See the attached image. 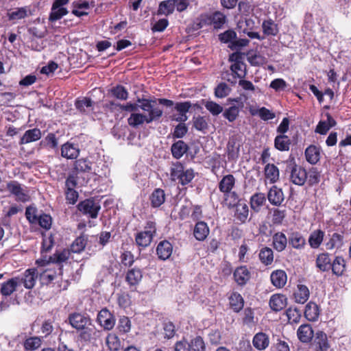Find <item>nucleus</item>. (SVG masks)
Instances as JSON below:
<instances>
[{"instance_id": "obj_1", "label": "nucleus", "mask_w": 351, "mask_h": 351, "mask_svg": "<svg viewBox=\"0 0 351 351\" xmlns=\"http://www.w3.org/2000/svg\"><path fill=\"white\" fill-rule=\"evenodd\" d=\"M195 173L192 169H186L180 162L172 163L170 168V178L173 182L184 186L194 178Z\"/></svg>"}, {"instance_id": "obj_2", "label": "nucleus", "mask_w": 351, "mask_h": 351, "mask_svg": "<svg viewBox=\"0 0 351 351\" xmlns=\"http://www.w3.org/2000/svg\"><path fill=\"white\" fill-rule=\"evenodd\" d=\"M139 108L147 112L145 117L147 119V124L158 120L163 114V110L157 106L156 99H138Z\"/></svg>"}, {"instance_id": "obj_3", "label": "nucleus", "mask_w": 351, "mask_h": 351, "mask_svg": "<svg viewBox=\"0 0 351 351\" xmlns=\"http://www.w3.org/2000/svg\"><path fill=\"white\" fill-rule=\"evenodd\" d=\"M156 234V224L154 221L146 222L143 230L135 235V242L138 247L145 248L149 246Z\"/></svg>"}, {"instance_id": "obj_4", "label": "nucleus", "mask_w": 351, "mask_h": 351, "mask_svg": "<svg viewBox=\"0 0 351 351\" xmlns=\"http://www.w3.org/2000/svg\"><path fill=\"white\" fill-rule=\"evenodd\" d=\"M45 265H47V268L40 275L42 283L47 285L53 283V281L58 283L62 280V266H55L50 263L45 264Z\"/></svg>"}, {"instance_id": "obj_5", "label": "nucleus", "mask_w": 351, "mask_h": 351, "mask_svg": "<svg viewBox=\"0 0 351 351\" xmlns=\"http://www.w3.org/2000/svg\"><path fill=\"white\" fill-rule=\"evenodd\" d=\"M229 61L232 62L230 70L234 77L243 79L245 77L246 64L243 62V56L241 53L235 52L229 57Z\"/></svg>"}, {"instance_id": "obj_6", "label": "nucleus", "mask_w": 351, "mask_h": 351, "mask_svg": "<svg viewBox=\"0 0 351 351\" xmlns=\"http://www.w3.org/2000/svg\"><path fill=\"white\" fill-rule=\"evenodd\" d=\"M104 332L97 329L92 322L81 332L80 337L86 341L93 344L97 342H102Z\"/></svg>"}, {"instance_id": "obj_7", "label": "nucleus", "mask_w": 351, "mask_h": 351, "mask_svg": "<svg viewBox=\"0 0 351 351\" xmlns=\"http://www.w3.org/2000/svg\"><path fill=\"white\" fill-rule=\"evenodd\" d=\"M7 189L18 202H26L30 199L27 187H23L17 181L9 182Z\"/></svg>"}, {"instance_id": "obj_8", "label": "nucleus", "mask_w": 351, "mask_h": 351, "mask_svg": "<svg viewBox=\"0 0 351 351\" xmlns=\"http://www.w3.org/2000/svg\"><path fill=\"white\" fill-rule=\"evenodd\" d=\"M226 22V16L220 12H215L210 15L202 14L199 18V24L202 26L212 24L215 28H221Z\"/></svg>"}, {"instance_id": "obj_9", "label": "nucleus", "mask_w": 351, "mask_h": 351, "mask_svg": "<svg viewBox=\"0 0 351 351\" xmlns=\"http://www.w3.org/2000/svg\"><path fill=\"white\" fill-rule=\"evenodd\" d=\"M70 250L64 249L60 252H56L54 254L49 256V259L40 258L36 261L39 266H45V264L52 263L55 266H61L60 264L66 262L70 256Z\"/></svg>"}, {"instance_id": "obj_10", "label": "nucleus", "mask_w": 351, "mask_h": 351, "mask_svg": "<svg viewBox=\"0 0 351 351\" xmlns=\"http://www.w3.org/2000/svg\"><path fill=\"white\" fill-rule=\"evenodd\" d=\"M243 145L242 138L238 135L230 137L227 144V153L229 160H235L240 156V149Z\"/></svg>"}, {"instance_id": "obj_11", "label": "nucleus", "mask_w": 351, "mask_h": 351, "mask_svg": "<svg viewBox=\"0 0 351 351\" xmlns=\"http://www.w3.org/2000/svg\"><path fill=\"white\" fill-rule=\"evenodd\" d=\"M77 209L84 215H88L90 217L95 219L98 215L100 206L94 200L87 199L78 204Z\"/></svg>"}, {"instance_id": "obj_12", "label": "nucleus", "mask_w": 351, "mask_h": 351, "mask_svg": "<svg viewBox=\"0 0 351 351\" xmlns=\"http://www.w3.org/2000/svg\"><path fill=\"white\" fill-rule=\"evenodd\" d=\"M97 321L106 330H112L115 325L114 315L106 308L98 313Z\"/></svg>"}, {"instance_id": "obj_13", "label": "nucleus", "mask_w": 351, "mask_h": 351, "mask_svg": "<svg viewBox=\"0 0 351 351\" xmlns=\"http://www.w3.org/2000/svg\"><path fill=\"white\" fill-rule=\"evenodd\" d=\"M69 321L73 328L82 331L92 322L88 316L79 313L70 314Z\"/></svg>"}, {"instance_id": "obj_14", "label": "nucleus", "mask_w": 351, "mask_h": 351, "mask_svg": "<svg viewBox=\"0 0 351 351\" xmlns=\"http://www.w3.org/2000/svg\"><path fill=\"white\" fill-rule=\"evenodd\" d=\"M290 180L294 184L302 186L307 180V172L303 167L295 165L291 170Z\"/></svg>"}, {"instance_id": "obj_15", "label": "nucleus", "mask_w": 351, "mask_h": 351, "mask_svg": "<svg viewBox=\"0 0 351 351\" xmlns=\"http://www.w3.org/2000/svg\"><path fill=\"white\" fill-rule=\"evenodd\" d=\"M19 285L23 284L26 289H32L34 287L37 278L36 269H28L21 276H18Z\"/></svg>"}, {"instance_id": "obj_16", "label": "nucleus", "mask_w": 351, "mask_h": 351, "mask_svg": "<svg viewBox=\"0 0 351 351\" xmlns=\"http://www.w3.org/2000/svg\"><path fill=\"white\" fill-rule=\"evenodd\" d=\"M32 15L29 6L16 8L8 12V17L10 21H16L24 19Z\"/></svg>"}, {"instance_id": "obj_17", "label": "nucleus", "mask_w": 351, "mask_h": 351, "mask_svg": "<svg viewBox=\"0 0 351 351\" xmlns=\"http://www.w3.org/2000/svg\"><path fill=\"white\" fill-rule=\"evenodd\" d=\"M172 252L173 245L167 240L160 241L156 247V254L160 260L165 261L168 259L172 254Z\"/></svg>"}, {"instance_id": "obj_18", "label": "nucleus", "mask_w": 351, "mask_h": 351, "mask_svg": "<svg viewBox=\"0 0 351 351\" xmlns=\"http://www.w3.org/2000/svg\"><path fill=\"white\" fill-rule=\"evenodd\" d=\"M192 104L190 101L178 102L175 104V109L178 116L173 119L178 122H185L188 119L186 113L189 111Z\"/></svg>"}, {"instance_id": "obj_19", "label": "nucleus", "mask_w": 351, "mask_h": 351, "mask_svg": "<svg viewBox=\"0 0 351 351\" xmlns=\"http://www.w3.org/2000/svg\"><path fill=\"white\" fill-rule=\"evenodd\" d=\"M80 154V149L77 145L66 142L61 147V155L67 159H75Z\"/></svg>"}, {"instance_id": "obj_20", "label": "nucleus", "mask_w": 351, "mask_h": 351, "mask_svg": "<svg viewBox=\"0 0 351 351\" xmlns=\"http://www.w3.org/2000/svg\"><path fill=\"white\" fill-rule=\"evenodd\" d=\"M270 279L274 287L282 288L287 283V276L284 270L277 269L271 272Z\"/></svg>"}, {"instance_id": "obj_21", "label": "nucleus", "mask_w": 351, "mask_h": 351, "mask_svg": "<svg viewBox=\"0 0 351 351\" xmlns=\"http://www.w3.org/2000/svg\"><path fill=\"white\" fill-rule=\"evenodd\" d=\"M210 230L207 223L204 221H198L195 225L193 235L199 241H204L209 234Z\"/></svg>"}, {"instance_id": "obj_22", "label": "nucleus", "mask_w": 351, "mask_h": 351, "mask_svg": "<svg viewBox=\"0 0 351 351\" xmlns=\"http://www.w3.org/2000/svg\"><path fill=\"white\" fill-rule=\"evenodd\" d=\"M287 304V298L282 294H274L269 300V306L274 311H280Z\"/></svg>"}, {"instance_id": "obj_23", "label": "nucleus", "mask_w": 351, "mask_h": 351, "mask_svg": "<svg viewBox=\"0 0 351 351\" xmlns=\"http://www.w3.org/2000/svg\"><path fill=\"white\" fill-rule=\"evenodd\" d=\"M18 286L19 278H12L1 285L0 292L5 297L10 296L16 290Z\"/></svg>"}, {"instance_id": "obj_24", "label": "nucleus", "mask_w": 351, "mask_h": 351, "mask_svg": "<svg viewBox=\"0 0 351 351\" xmlns=\"http://www.w3.org/2000/svg\"><path fill=\"white\" fill-rule=\"evenodd\" d=\"M251 274L246 266L237 267L234 272V278L237 283L243 285L250 279Z\"/></svg>"}, {"instance_id": "obj_25", "label": "nucleus", "mask_w": 351, "mask_h": 351, "mask_svg": "<svg viewBox=\"0 0 351 351\" xmlns=\"http://www.w3.org/2000/svg\"><path fill=\"white\" fill-rule=\"evenodd\" d=\"M252 344L256 349L264 350L269 346V336L263 332H259L254 336Z\"/></svg>"}, {"instance_id": "obj_26", "label": "nucleus", "mask_w": 351, "mask_h": 351, "mask_svg": "<svg viewBox=\"0 0 351 351\" xmlns=\"http://www.w3.org/2000/svg\"><path fill=\"white\" fill-rule=\"evenodd\" d=\"M236 182V179L232 174L224 176L219 181L218 187L223 194L232 191Z\"/></svg>"}, {"instance_id": "obj_27", "label": "nucleus", "mask_w": 351, "mask_h": 351, "mask_svg": "<svg viewBox=\"0 0 351 351\" xmlns=\"http://www.w3.org/2000/svg\"><path fill=\"white\" fill-rule=\"evenodd\" d=\"M42 136L40 129L33 128L25 131L23 136L21 138L19 143L21 145L27 144L39 140Z\"/></svg>"}, {"instance_id": "obj_28", "label": "nucleus", "mask_w": 351, "mask_h": 351, "mask_svg": "<svg viewBox=\"0 0 351 351\" xmlns=\"http://www.w3.org/2000/svg\"><path fill=\"white\" fill-rule=\"evenodd\" d=\"M269 202L276 206L280 205L284 201V194L281 189L273 186L269 191L267 195Z\"/></svg>"}, {"instance_id": "obj_29", "label": "nucleus", "mask_w": 351, "mask_h": 351, "mask_svg": "<svg viewBox=\"0 0 351 351\" xmlns=\"http://www.w3.org/2000/svg\"><path fill=\"white\" fill-rule=\"evenodd\" d=\"M314 345L316 351H330L326 335L322 331H318L315 335Z\"/></svg>"}, {"instance_id": "obj_30", "label": "nucleus", "mask_w": 351, "mask_h": 351, "mask_svg": "<svg viewBox=\"0 0 351 351\" xmlns=\"http://www.w3.org/2000/svg\"><path fill=\"white\" fill-rule=\"evenodd\" d=\"M295 302L298 304H304L309 298L310 291L308 288L304 285H298L293 293Z\"/></svg>"}, {"instance_id": "obj_31", "label": "nucleus", "mask_w": 351, "mask_h": 351, "mask_svg": "<svg viewBox=\"0 0 351 351\" xmlns=\"http://www.w3.org/2000/svg\"><path fill=\"white\" fill-rule=\"evenodd\" d=\"M264 173L266 180L271 184H274L279 180V169L274 164H267L264 168Z\"/></svg>"}, {"instance_id": "obj_32", "label": "nucleus", "mask_w": 351, "mask_h": 351, "mask_svg": "<svg viewBox=\"0 0 351 351\" xmlns=\"http://www.w3.org/2000/svg\"><path fill=\"white\" fill-rule=\"evenodd\" d=\"M298 339L303 343H308L313 337V330L309 324L301 325L297 331Z\"/></svg>"}, {"instance_id": "obj_33", "label": "nucleus", "mask_w": 351, "mask_h": 351, "mask_svg": "<svg viewBox=\"0 0 351 351\" xmlns=\"http://www.w3.org/2000/svg\"><path fill=\"white\" fill-rule=\"evenodd\" d=\"M142 278V270L139 268L134 267L128 271L125 280L130 286H134L141 282Z\"/></svg>"}, {"instance_id": "obj_34", "label": "nucleus", "mask_w": 351, "mask_h": 351, "mask_svg": "<svg viewBox=\"0 0 351 351\" xmlns=\"http://www.w3.org/2000/svg\"><path fill=\"white\" fill-rule=\"evenodd\" d=\"M272 245L274 248L280 252L285 250L287 245V238L282 232H276L272 237Z\"/></svg>"}, {"instance_id": "obj_35", "label": "nucleus", "mask_w": 351, "mask_h": 351, "mask_svg": "<svg viewBox=\"0 0 351 351\" xmlns=\"http://www.w3.org/2000/svg\"><path fill=\"white\" fill-rule=\"evenodd\" d=\"M325 236V232L322 230H315L313 231L308 237V244L313 249L318 248L322 244L324 237Z\"/></svg>"}, {"instance_id": "obj_36", "label": "nucleus", "mask_w": 351, "mask_h": 351, "mask_svg": "<svg viewBox=\"0 0 351 351\" xmlns=\"http://www.w3.org/2000/svg\"><path fill=\"white\" fill-rule=\"evenodd\" d=\"M151 205L154 208H158L164 204L165 201V193L161 189H156L154 190L149 197Z\"/></svg>"}, {"instance_id": "obj_37", "label": "nucleus", "mask_w": 351, "mask_h": 351, "mask_svg": "<svg viewBox=\"0 0 351 351\" xmlns=\"http://www.w3.org/2000/svg\"><path fill=\"white\" fill-rule=\"evenodd\" d=\"M305 156L306 160L312 164L315 165L320 159V149L315 145H310L305 150Z\"/></svg>"}, {"instance_id": "obj_38", "label": "nucleus", "mask_w": 351, "mask_h": 351, "mask_svg": "<svg viewBox=\"0 0 351 351\" xmlns=\"http://www.w3.org/2000/svg\"><path fill=\"white\" fill-rule=\"evenodd\" d=\"M290 138L285 134H280L274 139V147L280 152L289 151L291 145Z\"/></svg>"}, {"instance_id": "obj_39", "label": "nucleus", "mask_w": 351, "mask_h": 351, "mask_svg": "<svg viewBox=\"0 0 351 351\" xmlns=\"http://www.w3.org/2000/svg\"><path fill=\"white\" fill-rule=\"evenodd\" d=\"M289 243L294 249H303L306 245L304 237L298 232H292L289 237Z\"/></svg>"}, {"instance_id": "obj_40", "label": "nucleus", "mask_w": 351, "mask_h": 351, "mask_svg": "<svg viewBox=\"0 0 351 351\" xmlns=\"http://www.w3.org/2000/svg\"><path fill=\"white\" fill-rule=\"evenodd\" d=\"M147 123V119L145 114L133 112L128 118V123L130 126L137 128L143 123Z\"/></svg>"}, {"instance_id": "obj_41", "label": "nucleus", "mask_w": 351, "mask_h": 351, "mask_svg": "<svg viewBox=\"0 0 351 351\" xmlns=\"http://www.w3.org/2000/svg\"><path fill=\"white\" fill-rule=\"evenodd\" d=\"M319 315V310L318 306L314 302H308L304 311V316L306 318L311 322H315L317 319Z\"/></svg>"}, {"instance_id": "obj_42", "label": "nucleus", "mask_w": 351, "mask_h": 351, "mask_svg": "<svg viewBox=\"0 0 351 351\" xmlns=\"http://www.w3.org/2000/svg\"><path fill=\"white\" fill-rule=\"evenodd\" d=\"M231 308L235 312H239L244 305L243 297L237 292H233L229 297Z\"/></svg>"}, {"instance_id": "obj_43", "label": "nucleus", "mask_w": 351, "mask_h": 351, "mask_svg": "<svg viewBox=\"0 0 351 351\" xmlns=\"http://www.w3.org/2000/svg\"><path fill=\"white\" fill-rule=\"evenodd\" d=\"M234 217L237 220H238L240 223H245L249 215V209L248 206L245 203H240L237 205Z\"/></svg>"}, {"instance_id": "obj_44", "label": "nucleus", "mask_w": 351, "mask_h": 351, "mask_svg": "<svg viewBox=\"0 0 351 351\" xmlns=\"http://www.w3.org/2000/svg\"><path fill=\"white\" fill-rule=\"evenodd\" d=\"M316 266L322 271H328L331 267V261L328 253H322L317 256Z\"/></svg>"}, {"instance_id": "obj_45", "label": "nucleus", "mask_w": 351, "mask_h": 351, "mask_svg": "<svg viewBox=\"0 0 351 351\" xmlns=\"http://www.w3.org/2000/svg\"><path fill=\"white\" fill-rule=\"evenodd\" d=\"M188 150V145L183 141H178L171 146V152L174 158H180Z\"/></svg>"}, {"instance_id": "obj_46", "label": "nucleus", "mask_w": 351, "mask_h": 351, "mask_svg": "<svg viewBox=\"0 0 351 351\" xmlns=\"http://www.w3.org/2000/svg\"><path fill=\"white\" fill-rule=\"evenodd\" d=\"M258 256L261 262L265 265H270L274 261L273 250L268 247L261 248Z\"/></svg>"}, {"instance_id": "obj_47", "label": "nucleus", "mask_w": 351, "mask_h": 351, "mask_svg": "<svg viewBox=\"0 0 351 351\" xmlns=\"http://www.w3.org/2000/svg\"><path fill=\"white\" fill-rule=\"evenodd\" d=\"M330 268L335 275L337 276H341L346 269V261L344 258L341 256H337L331 263Z\"/></svg>"}, {"instance_id": "obj_48", "label": "nucleus", "mask_w": 351, "mask_h": 351, "mask_svg": "<svg viewBox=\"0 0 351 351\" xmlns=\"http://www.w3.org/2000/svg\"><path fill=\"white\" fill-rule=\"evenodd\" d=\"M262 28L266 36H276L278 33V25L272 19L264 21L262 23Z\"/></svg>"}, {"instance_id": "obj_49", "label": "nucleus", "mask_w": 351, "mask_h": 351, "mask_svg": "<svg viewBox=\"0 0 351 351\" xmlns=\"http://www.w3.org/2000/svg\"><path fill=\"white\" fill-rule=\"evenodd\" d=\"M343 244V235L337 232L332 234L329 241L326 243L328 250H332L335 247L339 248Z\"/></svg>"}, {"instance_id": "obj_50", "label": "nucleus", "mask_w": 351, "mask_h": 351, "mask_svg": "<svg viewBox=\"0 0 351 351\" xmlns=\"http://www.w3.org/2000/svg\"><path fill=\"white\" fill-rule=\"evenodd\" d=\"M106 343L110 351H119L121 348L120 339L114 333L108 335L106 338Z\"/></svg>"}, {"instance_id": "obj_51", "label": "nucleus", "mask_w": 351, "mask_h": 351, "mask_svg": "<svg viewBox=\"0 0 351 351\" xmlns=\"http://www.w3.org/2000/svg\"><path fill=\"white\" fill-rule=\"evenodd\" d=\"M243 106V103H241L240 106H231L226 109L223 113V116L230 122L234 121L239 117L240 109Z\"/></svg>"}, {"instance_id": "obj_52", "label": "nucleus", "mask_w": 351, "mask_h": 351, "mask_svg": "<svg viewBox=\"0 0 351 351\" xmlns=\"http://www.w3.org/2000/svg\"><path fill=\"white\" fill-rule=\"evenodd\" d=\"M174 9V5L172 0L163 1L159 4L157 14L158 15L168 16L173 12Z\"/></svg>"}, {"instance_id": "obj_53", "label": "nucleus", "mask_w": 351, "mask_h": 351, "mask_svg": "<svg viewBox=\"0 0 351 351\" xmlns=\"http://www.w3.org/2000/svg\"><path fill=\"white\" fill-rule=\"evenodd\" d=\"M68 14V10L64 7H58L52 5L49 20L51 22L56 21Z\"/></svg>"}, {"instance_id": "obj_54", "label": "nucleus", "mask_w": 351, "mask_h": 351, "mask_svg": "<svg viewBox=\"0 0 351 351\" xmlns=\"http://www.w3.org/2000/svg\"><path fill=\"white\" fill-rule=\"evenodd\" d=\"M246 56L247 61L252 66L262 65L265 62V59L262 55L253 50L248 51Z\"/></svg>"}, {"instance_id": "obj_55", "label": "nucleus", "mask_w": 351, "mask_h": 351, "mask_svg": "<svg viewBox=\"0 0 351 351\" xmlns=\"http://www.w3.org/2000/svg\"><path fill=\"white\" fill-rule=\"evenodd\" d=\"M223 202L228 208L237 206L240 204L238 194L232 191L223 194Z\"/></svg>"}, {"instance_id": "obj_56", "label": "nucleus", "mask_w": 351, "mask_h": 351, "mask_svg": "<svg viewBox=\"0 0 351 351\" xmlns=\"http://www.w3.org/2000/svg\"><path fill=\"white\" fill-rule=\"evenodd\" d=\"M86 238L84 236L78 237L71 245L70 252L73 253H80L86 245Z\"/></svg>"}, {"instance_id": "obj_57", "label": "nucleus", "mask_w": 351, "mask_h": 351, "mask_svg": "<svg viewBox=\"0 0 351 351\" xmlns=\"http://www.w3.org/2000/svg\"><path fill=\"white\" fill-rule=\"evenodd\" d=\"M42 343V339L38 337H32L27 338L23 343L25 350L32 351L38 349L40 347Z\"/></svg>"}, {"instance_id": "obj_58", "label": "nucleus", "mask_w": 351, "mask_h": 351, "mask_svg": "<svg viewBox=\"0 0 351 351\" xmlns=\"http://www.w3.org/2000/svg\"><path fill=\"white\" fill-rule=\"evenodd\" d=\"M237 27L244 34L255 28V21L251 18L241 19L239 21Z\"/></svg>"}, {"instance_id": "obj_59", "label": "nucleus", "mask_w": 351, "mask_h": 351, "mask_svg": "<svg viewBox=\"0 0 351 351\" xmlns=\"http://www.w3.org/2000/svg\"><path fill=\"white\" fill-rule=\"evenodd\" d=\"M93 101L88 97H84L82 99L77 100L75 102L76 108L84 112H89L93 110Z\"/></svg>"}, {"instance_id": "obj_60", "label": "nucleus", "mask_w": 351, "mask_h": 351, "mask_svg": "<svg viewBox=\"0 0 351 351\" xmlns=\"http://www.w3.org/2000/svg\"><path fill=\"white\" fill-rule=\"evenodd\" d=\"M265 202V197L263 193H256L252 196L250 199L251 208L255 210L258 211L260 208L263 205Z\"/></svg>"}, {"instance_id": "obj_61", "label": "nucleus", "mask_w": 351, "mask_h": 351, "mask_svg": "<svg viewBox=\"0 0 351 351\" xmlns=\"http://www.w3.org/2000/svg\"><path fill=\"white\" fill-rule=\"evenodd\" d=\"M285 314L290 324L298 323L301 318V313L296 307H289L286 310Z\"/></svg>"}, {"instance_id": "obj_62", "label": "nucleus", "mask_w": 351, "mask_h": 351, "mask_svg": "<svg viewBox=\"0 0 351 351\" xmlns=\"http://www.w3.org/2000/svg\"><path fill=\"white\" fill-rule=\"evenodd\" d=\"M250 112L252 115L258 114L264 121L273 119L276 117L275 113L265 107H262L256 111L250 110Z\"/></svg>"}, {"instance_id": "obj_63", "label": "nucleus", "mask_w": 351, "mask_h": 351, "mask_svg": "<svg viewBox=\"0 0 351 351\" xmlns=\"http://www.w3.org/2000/svg\"><path fill=\"white\" fill-rule=\"evenodd\" d=\"M131 321L126 316H122L119 318L117 329L120 333L125 334L131 330Z\"/></svg>"}, {"instance_id": "obj_64", "label": "nucleus", "mask_w": 351, "mask_h": 351, "mask_svg": "<svg viewBox=\"0 0 351 351\" xmlns=\"http://www.w3.org/2000/svg\"><path fill=\"white\" fill-rule=\"evenodd\" d=\"M112 95L118 99L126 100L128 98V92L123 86L118 85L111 89Z\"/></svg>"}]
</instances>
